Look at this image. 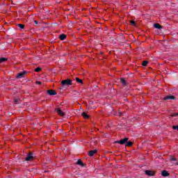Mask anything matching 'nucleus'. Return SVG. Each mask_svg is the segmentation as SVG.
<instances>
[{
    "instance_id": "nucleus-8",
    "label": "nucleus",
    "mask_w": 178,
    "mask_h": 178,
    "mask_svg": "<svg viewBox=\"0 0 178 178\" xmlns=\"http://www.w3.org/2000/svg\"><path fill=\"white\" fill-rule=\"evenodd\" d=\"M120 81H121L122 86H127L129 84V82H127V81H126V79L124 78H121Z\"/></svg>"
},
{
    "instance_id": "nucleus-26",
    "label": "nucleus",
    "mask_w": 178,
    "mask_h": 178,
    "mask_svg": "<svg viewBox=\"0 0 178 178\" xmlns=\"http://www.w3.org/2000/svg\"><path fill=\"white\" fill-rule=\"evenodd\" d=\"M170 161H177V159H176L175 157H171Z\"/></svg>"
},
{
    "instance_id": "nucleus-24",
    "label": "nucleus",
    "mask_w": 178,
    "mask_h": 178,
    "mask_svg": "<svg viewBox=\"0 0 178 178\" xmlns=\"http://www.w3.org/2000/svg\"><path fill=\"white\" fill-rule=\"evenodd\" d=\"M131 26H136V22L131 20Z\"/></svg>"
},
{
    "instance_id": "nucleus-6",
    "label": "nucleus",
    "mask_w": 178,
    "mask_h": 178,
    "mask_svg": "<svg viewBox=\"0 0 178 178\" xmlns=\"http://www.w3.org/2000/svg\"><path fill=\"white\" fill-rule=\"evenodd\" d=\"M145 175H147V176H155V172L152 171V170H146L145 172Z\"/></svg>"
},
{
    "instance_id": "nucleus-28",
    "label": "nucleus",
    "mask_w": 178,
    "mask_h": 178,
    "mask_svg": "<svg viewBox=\"0 0 178 178\" xmlns=\"http://www.w3.org/2000/svg\"><path fill=\"white\" fill-rule=\"evenodd\" d=\"M36 83H37V84H39V85L42 84L41 81H37Z\"/></svg>"
},
{
    "instance_id": "nucleus-25",
    "label": "nucleus",
    "mask_w": 178,
    "mask_h": 178,
    "mask_svg": "<svg viewBox=\"0 0 178 178\" xmlns=\"http://www.w3.org/2000/svg\"><path fill=\"white\" fill-rule=\"evenodd\" d=\"M173 130H178V125L177 126H172Z\"/></svg>"
},
{
    "instance_id": "nucleus-3",
    "label": "nucleus",
    "mask_w": 178,
    "mask_h": 178,
    "mask_svg": "<svg viewBox=\"0 0 178 178\" xmlns=\"http://www.w3.org/2000/svg\"><path fill=\"white\" fill-rule=\"evenodd\" d=\"M27 74V72L24 71L23 72L18 73L16 76L17 79H23L24 75Z\"/></svg>"
},
{
    "instance_id": "nucleus-23",
    "label": "nucleus",
    "mask_w": 178,
    "mask_h": 178,
    "mask_svg": "<svg viewBox=\"0 0 178 178\" xmlns=\"http://www.w3.org/2000/svg\"><path fill=\"white\" fill-rule=\"evenodd\" d=\"M19 101H20V99H14L15 104H19Z\"/></svg>"
},
{
    "instance_id": "nucleus-9",
    "label": "nucleus",
    "mask_w": 178,
    "mask_h": 178,
    "mask_svg": "<svg viewBox=\"0 0 178 178\" xmlns=\"http://www.w3.org/2000/svg\"><path fill=\"white\" fill-rule=\"evenodd\" d=\"M168 99H176V97H175V96H172V95H170V96H165L164 98H163V100L164 101H166Z\"/></svg>"
},
{
    "instance_id": "nucleus-27",
    "label": "nucleus",
    "mask_w": 178,
    "mask_h": 178,
    "mask_svg": "<svg viewBox=\"0 0 178 178\" xmlns=\"http://www.w3.org/2000/svg\"><path fill=\"white\" fill-rule=\"evenodd\" d=\"M117 115H118L119 116H122V112H120V111H119V112L117 113Z\"/></svg>"
},
{
    "instance_id": "nucleus-29",
    "label": "nucleus",
    "mask_w": 178,
    "mask_h": 178,
    "mask_svg": "<svg viewBox=\"0 0 178 178\" xmlns=\"http://www.w3.org/2000/svg\"><path fill=\"white\" fill-rule=\"evenodd\" d=\"M35 24H38V21H35Z\"/></svg>"
},
{
    "instance_id": "nucleus-18",
    "label": "nucleus",
    "mask_w": 178,
    "mask_h": 178,
    "mask_svg": "<svg viewBox=\"0 0 178 178\" xmlns=\"http://www.w3.org/2000/svg\"><path fill=\"white\" fill-rule=\"evenodd\" d=\"M17 26H18V27H19V29H21L22 30H23V29H24V24H18Z\"/></svg>"
},
{
    "instance_id": "nucleus-12",
    "label": "nucleus",
    "mask_w": 178,
    "mask_h": 178,
    "mask_svg": "<svg viewBox=\"0 0 178 178\" xmlns=\"http://www.w3.org/2000/svg\"><path fill=\"white\" fill-rule=\"evenodd\" d=\"M66 35L63 33L59 35V38L61 41L66 40Z\"/></svg>"
},
{
    "instance_id": "nucleus-16",
    "label": "nucleus",
    "mask_w": 178,
    "mask_h": 178,
    "mask_svg": "<svg viewBox=\"0 0 178 178\" xmlns=\"http://www.w3.org/2000/svg\"><path fill=\"white\" fill-rule=\"evenodd\" d=\"M82 116L85 118V119H88L90 116L86 113V112L82 113Z\"/></svg>"
},
{
    "instance_id": "nucleus-21",
    "label": "nucleus",
    "mask_w": 178,
    "mask_h": 178,
    "mask_svg": "<svg viewBox=\"0 0 178 178\" xmlns=\"http://www.w3.org/2000/svg\"><path fill=\"white\" fill-rule=\"evenodd\" d=\"M142 65H143V66H147V65H148V61H147V60L143 61Z\"/></svg>"
},
{
    "instance_id": "nucleus-19",
    "label": "nucleus",
    "mask_w": 178,
    "mask_h": 178,
    "mask_svg": "<svg viewBox=\"0 0 178 178\" xmlns=\"http://www.w3.org/2000/svg\"><path fill=\"white\" fill-rule=\"evenodd\" d=\"M76 81L77 83H81V84H83V80L76 77Z\"/></svg>"
},
{
    "instance_id": "nucleus-22",
    "label": "nucleus",
    "mask_w": 178,
    "mask_h": 178,
    "mask_svg": "<svg viewBox=\"0 0 178 178\" xmlns=\"http://www.w3.org/2000/svg\"><path fill=\"white\" fill-rule=\"evenodd\" d=\"M171 116H172V118H176V117L178 116V113H172V114L171 115Z\"/></svg>"
},
{
    "instance_id": "nucleus-2",
    "label": "nucleus",
    "mask_w": 178,
    "mask_h": 178,
    "mask_svg": "<svg viewBox=\"0 0 178 178\" xmlns=\"http://www.w3.org/2000/svg\"><path fill=\"white\" fill-rule=\"evenodd\" d=\"M129 141L128 138H124V139H121L120 140H117L115 142V144H120L121 145H123L127 144V143Z\"/></svg>"
},
{
    "instance_id": "nucleus-17",
    "label": "nucleus",
    "mask_w": 178,
    "mask_h": 178,
    "mask_svg": "<svg viewBox=\"0 0 178 178\" xmlns=\"http://www.w3.org/2000/svg\"><path fill=\"white\" fill-rule=\"evenodd\" d=\"M125 145L126 147H131V145H133V142H131V141L127 142Z\"/></svg>"
},
{
    "instance_id": "nucleus-4",
    "label": "nucleus",
    "mask_w": 178,
    "mask_h": 178,
    "mask_svg": "<svg viewBox=\"0 0 178 178\" xmlns=\"http://www.w3.org/2000/svg\"><path fill=\"white\" fill-rule=\"evenodd\" d=\"M33 159H34V156H33V154L31 152H30L25 158V161H33Z\"/></svg>"
},
{
    "instance_id": "nucleus-10",
    "label": "nucleus",
    "mask_w": 178,
    "mask_h": 178,
    "mask_svg": "<svg viewBox=\"0 0 178 178\" xmlns=\"http://www.w3.org/2000/svg\"><path fill=\"white\" fill-rule=\"evenodd\" d=\"M97 149L91 150L89 152L88 155L89 156H94V154H97Z\"/></svg>"
},
{
    "instance_id": "nucleus-15",
    "label": "nucleus",
    "mask_w": 178,
    "mask_h": 178,
    "mask_svg": "<svg viewBox=\"0 0 178 178\" xmlns=\"http://www.w3.org/2000/svg\"><path fill=\"white\" fill-rule=\"evenodd\" d=\"M76 165H80L81 166H84V163H83V161L81 160H78L76 162Z\"/></svg>"
},
{
    "instance_id": "nucleus-1",
    "label": "nucleus",
    "mask_w": 178,
    "mask_h": 178,
    "mask_svg": "<svg viewBox=\"0 0 178 178\" xmlns=\"http://www.w3.org/2000/svg\"><path fill=\"white\" fill-rule=\"evenodd\" d=\"M61 84L62 86H63V87H66V86H72V80L70 79H65L61 81Z\"/></svg>"
},
{
    "instance_id": "nucleus-14",
    "label": "nucleus",
    "mask_w": 178,
    "mask_h": 178,
    "mask_svg": "<svg viewBox=\"0 0 178 178\" xmlns=\"http://www.w3.org/2000/svg\"><path fill=\"white\" fill-rule=\"evenodd\" d=\"M6 60H8V58H4V57L0 58V63H3V62H6Z\"/></svg>"
},
{
    "instance_id": "nucleus-11",
    "label": "nucleus",
    "mask_w": 178,
    "mask_h": 178,
    "mask_svg": "<svg viewBox=\"0 0 178 178\" xmlns=\"http://www.w3.org/2000/svg\"><path fill=\"white\" fill-rule=\"evenodd\" d=\"M161 175L163 176V177H168V176H169V172H168L166 170H163L161 172Z\"/></svg>"
},
{
    "instance_id": "nucleus-30",
    "label": "nucleus",
    "mask_w": 178,
    "mask_h": 178,
    "mask_svg": "<svg viewBox=\"0 0 178 178\" xmlns=\"http://www.w3.org/2000/svg\"><path fill=\"white\" fill-rule=\"evenodd\" d=\"M177 165H178V163H177Z\"/></svg>"
},
{
    "instance_id": "nucleus-20",
    "label": "nucleus",
    "mask_w": 178,
    "mask_h": 178,
    "mask_svg": "<svg viewBox=\"0 0 178 178\" xmlns=\"http://www.w3.org/2000/svg\"><path fill=\"white\" fill-rule=\"evenodd\" d=\"M41 70H42L41 67H37L35 69V72H41Z\"/></svg>"
},
{
    "instance_id": "nucleus-7",
    "label": "nucleus",
    "mask_w": 178,
    "mask_h": 178,
    "mask_svg": "<svg viewBox=\"0 0 178 178\" xmlns=\"http://www.w3.org/2000/svg\"><path fill=\"white\" fill-rule=\"evenodd\" d=\"M47 92L48 95H56V91L54 90H48Z\"/></svg>"
},
{
    "instance_id": "nucleus-5",
    "label": "nucleus",
    "mask_w": 178,
    "mask_h": 178,
    "mask_svg": "<svg viewBox=\"0 0 178 178\" xmlns=\"http://www.w3.org/2000/svg\"><path fill=\"white\" fill-rule=\"evenodd\" d=\"M56 112L58 113V115H59V116H65V112L62 111V110H60L59 108H56Z\"/></svg>"
},
{
    "instance_id": "nucleus-13",
    "label": "nucleus",
    "mask_w": 178,
    "mask_h": 178,
    "mask_svg": "<svg viewBox=\"0 0 178 178\" xmlns=\"http://www.w3.org/2000/svg\"><path fill=\"white\" fill-rule=\"evenodd\" d=\"M154 27L155 29H162V26H161V24H154Z\"/></svg>"
}]
</instances>
